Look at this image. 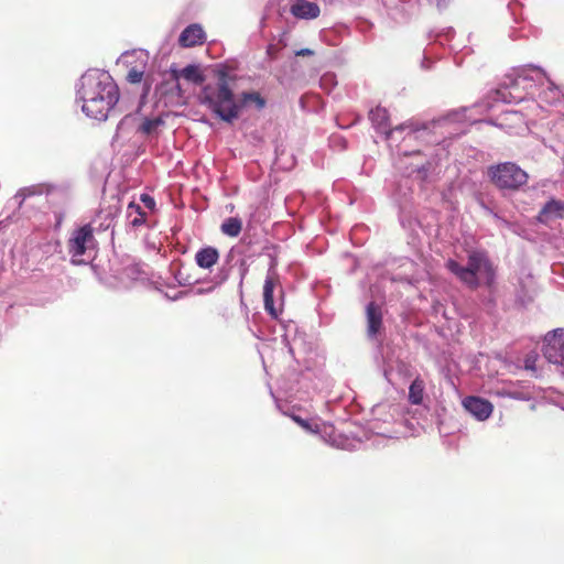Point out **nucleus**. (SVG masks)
Listing matches in <instances>:
<instances>
[{"label":"nucleus","mask_w":564,"mask_h":564,"mask_svg":"<svg viewBox=\"0 0 564 564\" xmlns=\"http://www.w3.org/2000/svg\"><path fill=\"white\" fill-rule=\"evenodd\" d=\"M120 98L111 75L99 68L86 70L76 84V102L89 118L105 121Z\"/></svg>","instance_id":"obj_1"},{"label":"nucleus","mask_w":564,"mask_h":564,"mask_svg":"<svg viewBox=\"0 0 564 564\" xmlns=\"http://www.w3.org/2000/svg\"><path fill=\"white\" fill-rule=\"evenodd\" d=\"M541 86L543 90L540 93L542 101L553 105L561 99L562 91L546 75V73L538 66H525L517 70L514 77H508L499 88L492 93L494 101H501L505 104L527 102L529 106L525 109L534 110L539 106L534 100H528L525 94L520 90H532Z\"/></svg>","instance_id":"obj_2"},{"label":"nucleus","mask_w":564,"mask_h":564,"mask_svg":"<svg viewBox=\"0 0 564 564\" xmlns=\"http://www.w3.org/2000/svg\"><path fill=\"white\" fill-rule=\"evenodd\" d=\"M199 100L216 117L227 123L237 120L243 108L253 105L256 109L261 110L267 104L265 99L257 91H243L236 96L224 78L215 84L206 85L202 89Z\"/></svg>","instance_id":"obj_3"},{"label":"nucleus","mask_w":564,"mask_h":564,"mask_svg":"<svg viewBox=\"0 0 564 564\" xmlns=\"http://www.w3.org/2000/svg\"><path fill=\"white\" fill-rule=\"evenodd\" d=\"M465 112L466 109L452 111L444 117H441L429 123H424L421 128L414 123H402L391 129L389 124L388 110L380 106L370 110L369 118L377 132L384 134L387 139H392L395 132L405 129L410 130L406 134L408 139H416L419 137H423L425 132L435 133L438 130L441 133L446 132L449 135H460L465 133L466 129L462 126L465 120Z\"/></svg>","instance_id":"obj_4"},{"label":"nucleus","mask_w":564,"mask_h":564,"mask_svg":"<svg viewBox=\"0 0 564 564\" xmlns=\"http://www.w3.org/2000/svg\"><path fill=\"white\" fill-rule=\"evenodd\" d=\"M446 267L470 289H477L481 283L490 286L495 282V269L488 257L480 251L470 252L466 265L449 259Z\"/></svg>","instance_id":"obj_5"},{"label":"nucleus","mask_w":564,"mask_h":564,"mask_svg":"<svg viewBox=\"0 0 564 564\" xmlns=\"http://www.w3.org/2000/svg\"><path fill=\"white\" fill-rule=\"evenodd\" d=\"M490 182L501 191H519L529 181L528 173L514 162L492 164L487 169Z\"/></svg>","instance_id":"obj_6"},{"label":"nucleus","mask_w":564,"mask_h":564,"mask_svg":"<svg viewBox=\"0 0 564 564\" xmlns=\"http://www.w3.org/2000/svg\"><path fill=\"white\" fill-rule=\"evenodd\" d=\"M67 251L73 264H87L96 253V240L90 225H84L70 234Z\"/></svg>","instance_id":"obj_7"},{"label":"nucleus","mask_w":564,"mask_h":564,"mask_svg":"<svg viewBox=\"0 0 564 564\" xmlns=\"http://www.w3.org/2000/svg\"><path fill=\"white\" fill-rule=\"evenodd\" d=\"M371 415L370 430L378 435L388 436L391 431L382 425H391L399 421L403 416V405L386 400L372 406Z\"/></svg>","instance_id":"obj_8"},{"label":"nucleus","mask_w":564,"mask_h":564,"mask_svg":"<svg viewBox=\"0 0 564 564\" xmlns=\"http://www.w3.org/2000/svg\"><path fill=\"white\" fill-rule=\"evenodd\" d=\"M293 420L304 430L321 435L326 443H329L330 445L337 448L352 449V447H350L347 444V440H345L340 435H336L335 429L332 424L325 422L303 420L299 416H293Z\"/></svg>","instance_id":"obj_9"},{"label":"nucleus","mask_w":564,"mask_h":564,"mask_svg":"<svg viewBox=\"0 0 564 564\" xmlns=\"http://www.w3.org/2000/svg\"><path fill=\"white\" fill-rule=\"evenodd\" d=\"M148 62V55L143 50H133L120 55L117 63L128 68L127 80L137 84L142 80Z\"/></svg>","instance_id":"obj_10"},{"label":"nucleus","mask_w":564,"mask_h":564,"mask_svg":"<svg viewBox=\"0 0 564 564\" xmlns=\"http://www.w3.org/2000/svg\"><path fill=\"white\" fill-rule=\"evenodd\" d=\"M543 355L549 362L564 368V328H556L545 335Z\"/></svg>","instance_id":"obj_11"},{"label":"nucleus","mask_w":564,"mask_h":564,"mask_svg":"<svg viewBox=\"0 0 564 564\" xmlns=\"http://www.w3.org/2000/svg\"><path fill=\"white\" fill-rule=\"evenodd\" d=\"M462 405L465 411L479 422H484L490 417L494 412V405L487 399L468 395L463 399Z\"/></svg>","instance_id":"obj_12"},{"label":"nucleus","mask_w":564,"mask_h":564,"mask_svg":"<svg viewBox=\"0 0 564 564\" xmlns=\"http://www.w3.org/2000/svg\"><path fill=\"white\" fill-rule=\"evenodd\" d=\"M279 284V276L273 268H270L263 284V304L265 312L273 318H278L281 308L275 306L273 300V292Z\"/></svg>","instance_id":"obj_13"},{"label":"nucleus","mask_w":564,"mask_h":564,"mask_svg":"<svg viewBox=\"0 0 564 564\" xmlns=\"http://www.w3.org/2000/svg\"><path fill=\"white\" fill-rule=\"evenodd\" d=\"M205 40V31L199 24L194 23L189 24L182 31L178 37V43L182 47H193L195 45L203 44Z\"/></svg>","instance_id":"obj_14"},{"label":"nucleus","mask_w":564,"mask_h":564,"mask_svg":"<svg viewBox=\"0 0 564 564\" xmlns=\"http://www.w3.org/2000/svg\"><path fill=\"white\" fill-rule=\"evenodd\" d=\"M367 315V333L370 338H375L382 325V313L379 305L375 302H370L366 308Z\"/></svg>","instance_id":"obj_15"},{"label":"nucleus","mask_w":564,"mask_h":564,"mask_svg":"<svg viewBox=\"0 0 564 564\" xmlns=\"http://www.w3.org/2000/svg\"><path fill=\"white\" fill-rule=\"evenodd\" d=\"M291 13L299 19L312 20L319 15L321 9L315 2L307 0H295L291 7Z\"/></svg>","instance_id":"obj_16"},{"label":"nucleus","mask_w":564,"mask_h":564,"mask_svg":"<svg viewBox=\"0 0 564 564\" xmlns=\"http://www.w3.org/2000/svg\"><path fill=\"white\" fill-rule=\"evenodd\" d=\"M564 217V202L558 199L549 200L540 210L538 219L540 223H547L551 219Z\"/></svg>","instance_id":"obj_17"},{"label":"nucleus","mask_w":564,"mask_h":564,"mask_svg":"<svg viewBox=\"0 0 564 564\" xmlns=\"http://www.w3.org/2000/svg\"><path fill=\"white\" fill-rule=\"evenodd\" d=\"M219 259L218 250L214 247L199 249L195 254L196 264L202 269H210Z\"/></svg>","instance_id":"obj_18"},{"label":"nucleus","mask_w":564,"mask_h":564,"mask_svg":"<svg viewBox=\"0 0 564 564\" xmlns=\"http://www.w3.org/2000/svg\"><path fill=\"white\" fill-rule=\"evenodd\" d=\"M163 126L164 121L161 117H145L139 124L138 132L147 137H156Z\"/></svg>","instance_id":"obj_19"},{"label":"nucleus","mask_w":564,"mask_h":564,"mask_svg":"<svg viewBox=\"0 0 564 564\" xmlns=\"http://www.w3.org/2000/svg\"><path fill=\"white\" fill-rule=\"evenodd\" d=\"M226 263L227 264H231V267L234 265H238V271H239V289L241 290L242 289V284H243V280L249 271V265L247 263V260L241 257L236 249H230V251L228 252L227 257H226Z\"/></svg>","instance_id":"obj_20"},{"label":"nucleus","mask_w":564,"mask_h":564,"mask_svg":"<svg viewBox=\"0 0 564 564\" xmlns=\"http://www.w3.org/2000/svg\"><path fill=\"white\" fill-rule=\"evenodd\" d=\"M45 192H47L46 185H43V184L32 185V186L24 187V188L20 189L14 195L12 200L14 202L15 205H18L20 207L26 197L33 196V195H42Z\"/></svg>","instance_id":"obj_21"},{"label":"nucleus","mask_w":564,"mask_h":564,"mask_svg":"<svg viewBox=\"0 0 564 564\" xmlns=\"http://www.w3.org/2000/svg\"><path fill=\"white\" fill-rule=\"evenodd\" d=\"M127 217L129 224L134 228L140 227L145 221V213L142 210L140 205L133 202L128 205Z\"/></svg>","instance_id":"obj_22"},{"label":"nucleus","mask_w":564,"mask_h":564,"mask_svg":"<svg viewBox=\"0 0 564 564\" xmlns=\"http://www.w3.org/2000/svg\"><path fill=\"white\" fill-rule=\"evenodd\" d=\"M425 383L421 378H415L409 388V400L412 404H421L424 398Z\"/></svg>","instance_id":"obj_23"},{"label":"nucleus","mask_w":564,"mask_h":564,"mask_svg":"<svg viewBox=\"0 0 564 564\" xmlns=\"http://www.w3.org/2000/svg\"><path fill=\"white\" fill-rule=\"evenodd\" d=\"M242 228V223L237 217H229L221 224V232L229 237H237Z\"/></svg>","instance_id":"obj_24"},{"label":"nucleus","mask_w":564,"mask_h":564,"mask_svg":"<svg viewBox=\"0 0 564 564\" xmlns=\"http://www.w3.org/2000/svg\"><path fill=\"white\" fill-rule=\"evenodd\" d=\"M181 75L185 79L193 82L195 84L203 82V77L199 74L198 68L194 65H187L186 67H184L181 72Z\"/></svg>","instance_id":"obj_25"},{"label":"nucleus","mask_w":564,"mask_h":564,"mask_svg":"<svg viewBox=\"0 0 564 564\" xmlns=\"http://www.w3.org/2000/svg\"><path fill=\"white\" fill-rule=\"evenodd\" d=\"M229 276V271L225 268L220 270V272L214 276L215 285L223 284Z\"/></svg>","instance_id":"obj_26"},{"label":"nucleus","mask_w":564,"mask_h":564,"mask_svg":"<svg viewBox=\"0 0 564 564\" xmlns=\"http://www.w3.org/2000/svg\"><path fill=\"white\" fill-rule=\"evenodd\" d=\"M141 202L144 204V206L149 209H153L155 207V200L153 197H151L148 194H142L140 197Z\"/></svg>","instance_id":"obj_27"},{"label":"nucleus","mask_w":564,"mask_h":564,"mask_svg":"<svg viewBox=\"0 0 564 564\" xmlns=\"http://www.w3.org/2000/svg\"><path fill=\"white\" fill-rule=\"evenodd\" d=\"M480 206L485 209L486 213H488L489 215H492L495 219H497L498 221L505 224V225H509V223L502 218H500L496 213H494V210L488 207L482 200L480 202Z\"/></svg>","instance_id":"obj_28"},{"label":"nucleus","mask_w":564,"mask_h":564,"mask_svg":"<svg viewBox=\"0 0 564 564\" xmlns=\"http://www.w3.org/2000/svg\"><path fill=\"white\" fill-rule=\"evenodd\" d=\"M431 165H432L431 162H427L426 164L417 163V164L413 165L412 171H416L419 173H426L431 169Z\"/></svg>","instance_id":"obj_29"},{"label":"nucleus","mask_w":564,"mask_h":564,"mask_svg":"<svg viewBox=\"0 0 564 564\" xmlns=\"http://www.w3.org/2000/svg\"><path fill=\"white\" fill-rule=\"evenodd\" d=\"M312 54H313V52L310 48H302L296 52L297 56H306V55H312Z\"/></svg>","instance_id":"obj_30"},{"label":"nucleus","mask_w":564,"mask_h":564,"mask_svg":"<svg viewBox=\"0 0 564 564\" xmlns=\"http://www.w3.org/2000/svg\"><path fill=\"white\" fill-rule=\"evenodd\" d=\"M422 67L425 68V69L431 68V63H430V61H429V58L426 56L422 61Z\"/></svg>","instance_id":"obj_31"},{"label":"nucleus","mask_w":564,"mask_h":564,"mask_svg":"<svg viewBox=\"0 0 564 564\" xmlns=\"http://www.w3.org/2000/svg\"><path fill=\"white\" fill-rule=\"evenodd\" d=\"M525 368L533 369V360L530 357L525 359Z\"/></svg>","instance_id":"obj_32"},{"label":"nucleus","mask_w":564,"mask_h":564,"mask_svg":"<svg viewBox=\"0 0 564 564\" xmlns=\"http://www.w3.org/2000/svg\"><path fill=\"white\" fill-rule=\"evenodd\" d=\"M509 397H511L513 399H520V400L524 399V397L521 393H509Z\"/></svg>","instance_id":"obj_33"},{"label":"nucleus","mask_w":564,"mask_h":564,"mask_svg":"<svg viewBox=\"0 0 564 564\" xmlns=\"http://www.w3.org/2000/svg\"><path fill=\"white\" fill-rule=\"evenodd\" d=\"M454 33V31L452 29H449L445 34L444 36L446 37V40L449 39V36Z\"/></svg>","instance_id":"obj_34"},{"label":"nucleus","mask_w":564,"mask_h":564,"mask_svg":"<svg viewBox=\"0 0 564 564\" xmlns=\"http://www.w3.org/2000/svg\"><path fill=\"white\" fill-rule=\"evenodd\" d=\"M267 53H268L269 55H272V53H273V45H269V46H268Z\"/></svg>","instance_id":"obj_35"},{"label":"nucleus","mask_w":564,"mask_h":564,"mask_svg":"<svg viewBox=\"0 0 564 564\" xmlns=\"http://www.w3.org/2000/svg\"><path fill=\"white\" fill-rule=\"evenodd\" d=\"M436 2H437V7L441 8L444 6L445 0H436Z\"/></svg>","instance_id":"obj_36"},{"label":"nucleus","mask_w":564,"mask_h":564,"mask_svg":"<svg viewBox=\"0 0 564 564\" xmlns=\"http://www.w3.org/2000/svg\"><path fill=\"white\" fill-rule=\"evenodd\" d=\"M128 118H129V117H126L122 121H120L119 127H121V126L124 123V121H126V120H128Z\"/></svg>","instance_id":"obj_37"},{"label":"nucleus","mask_w":564,"mask_h":564,"mask_svg":"<svg viewBox=\"0 0 564 564\" xmlns=\"http://www.w3.org/2000/svg\"><path fill=\"white\" fill-rule=\"evenodd\" d=\"M414 155H421V152L420 151H416V152H413Z\"/></svg>","instance_id":"obj_38"}]
</instances>
